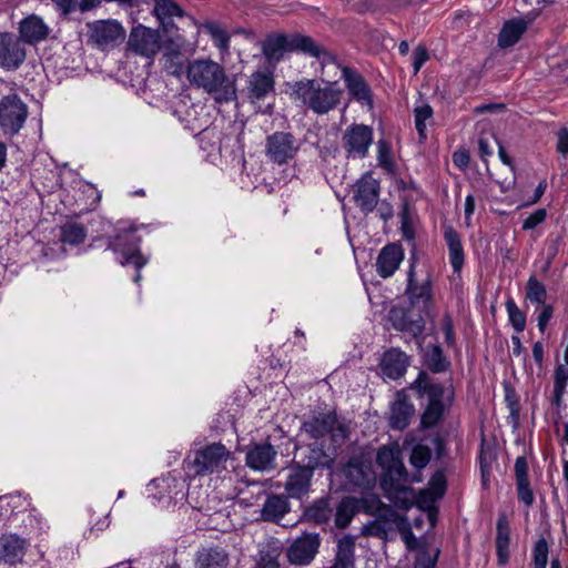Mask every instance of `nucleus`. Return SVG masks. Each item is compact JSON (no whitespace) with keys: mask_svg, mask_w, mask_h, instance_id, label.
Listing matches in <instances>:
<instances>
[{"mask_svg":"<svg viewBox=\"0 0 568 568\" xmlns=\"http://www.w3.org/2000/svg\"><path fill=\"white\" fill-rule=\"evenodd\" d=\"M189 84L211 95L216 103H230L237 99L236 79L229 75L222 64L201 58L189 61L185 67Z\"/></svg>","mask_w":568,"mask_h":568,"instance_id":"f257e3e1","label":"nucleus"},{"mask_svg":"<svg viewBox=\"0 0 568 568\" xmlns=\"http://www.w3.org/2000/svg\"><path fill=\"white\" fill-rule=\"evenodd\" d=\"M292 97L316 115L335 110L342 101L344 90L336 82L303 79L292 84Z\"/></svg>","mask_w":568,"mask_h":568,"instance_id":"f03ea898","label":"nucleus"},{"mask_svg":"<svg viewBox=\"0 0 568 568\" xmlns=\"http://www.w3.org/2000/svg\"><path fill=\"white\" fill-rule=\"evenodd\" d=\"M144 225H138L135 222H119L114 234L108 236L106 247L119 254V263L123 266L133 265L138 270H142L148 263V257L142 255L140 250L141 237L136 235Z\"/></svg>","mask_w":568,"mask_h":568,"instance_id":"7ed1b4c3","label":"nucleus"},{"mask_svg":"<svg viewBox=\"0 0 568 568\" xmlns=\"http://www.w3.org/2000/svg\"><path fill=\"white\" fill-rule=\"evenodd\" d=\"M287 51H301L318 59L323 58V62L333 60L312 38L302 34L291 38L285 34L268 36L262 43V52L271 63L278 62Z\"/></svg>","mask_w":568,"mask_h":568,"instance_id":"20e7f679","label":"nucleus"},{"mask_svg":"<svg viewBox=\"0 0 568 568\" xmlns=\"http://www.w3.org/2000/svg\"><path fill=\"white\" fill-rule=\"evenodd\" d=\"M410 388L420 396H428V405L420 417V425L424 428L434 427L443 417L445 405L443 398L445 388L442 384L430 383L427 374L420 372L418 377L410 384Z\"/></svg>","mask_w":568,"mask_h":568,"instance_id":"39448f33","label":"nucleus"},{"mask_svg":"<svg viewBox=\"0 0 568 568\" xmlns=\"http://www.w3.org/2000/svg\"><path fill=\"white\" fill-rule=\"evenodd\" d=\"M301 146V141L293 133L275 131L266 136L264 153L268 162L281 166L293 161Z\"/></svg>","mask_w":568,"mask_h":568,"instance_id":"423d86ee","label":"nucleus"},{"mask_svg":"<svg viewBox=\"0 0 568 568\" xmlns=\"http://www.w3.org/2000/svg\"><path fill=\"white\" fill-rule=\"evenodd\" d=\"M301 430L310 438L320 439L331 435L334 442L344 440L347 437V429L337 420L334 412L317 413L303 420Z\"/></svg>","mask_w":568,"mask_h":568,"instance_id":"0eeeda50","label":"nucleus"},{"mask_svg":"<svg viewBox=\"0 0 568 568\" xmlns=\"http://www.w3.org/2000/svg\"><path fill=\"white\" fill-rule=\"evenodd\" d=\"M434 278L429 271H425L424 276L417 278L415 272V263H410L407 272V284L405 295L413 307L424 310L426 312L433 305L434 300Z\"/></svg>","mask_w":568,"mask_h":568,"instance_id":"6e6552de","label":"nucleus"},{"mask_svg":"<svg viewBox=\"0 0 568 568\" xmlns=\"http://www.w3.org/2000/svg\"><path fill=\"white\" fill-rule=\"evenodd\" d=\"M162 48L161 34L158 30L141 23L131 28L126 49L131 53L153 61Z\"/></svg>","mask_w":568,"mask_h":568,"instance_id":"1a4fd4ad","label":"nucleus"},{"mask_svg":"<svg viewBox=\"0 0 568 568\" xmlns=\"http://www.w3.org/2000/svg\"><path fill=\"white\" fill-rule=\"evenodd\" d=\"M231 452L221 443H213L195 452L190 467L195 476H205L225 467Z\"/></svg>","mask_w":568,"mask_h":568,"instance_id":"9d476101","label":"nucleus"},{"mask_svg":"<svg viewBox=\"0 0 568 568\" xmlns=\"http://www.w3.org/2000/svg\"><path fill=\"white\" fill-rule=\"evenodd\" d=\"M28 118V106L17 93L0 100V129L4 134L16 135Z\"/></svg>","mask_w":568,"mask_h":568,"instance_id":"9b49d317","label":"nucleus"},{"mask_svg":"<svg viewBox=\"0 0 568 568\" xmlns=\"http://www.w3.org/2000/svg\"><path fill=\"white\" fill-rule=\"evenodd\" d=\"M426 311L409 306H395L389 311V321L396 331L405 332L413 337H418L425 329L423 314Z\"/></svg>","mask_w":568,"mask_h":568,"instance_id":"f8f14e48","label":"nucleus"},{"mask_svg":"<svg viewBox=\"0 0 568 568\" xmlns=\"http://www.w3.org/2000/svg\"><path fill=\"white\" fill-rule=\"evenodd\" d=\"M342 140L348 159H364L373 143V129L365 124H352L345 130Z\"/></svg>","mask_w":568,"mask_h":568,"instance_id":"ddd939ff","label":"nucleus"},{"mask_svg":"<svg viewBox=\"0 0 568 568\" xmlns=\"http://www.w3.org/2000/svg\"><path fill=\"white\" fill-rule=\"evenodd\" d=\"M89 41L99 49L113 48L124 39L125 31L116 20H98L88 23Z\"/></svg>","mask_w":568,"mask_h":568,"instance_id":"4468645a","label":"nucleus"},{"mask_svg":"<svg viewBox=\"0 0 568 568\" xmlns=\"http://www.w3.org/2000/svg\"><path fill=\"white\" fill-rule=\"evenodd\" d=\"M321 537L317 532H303L287 548V559L293 565L311 564L318 552Z\"/></svg>","mask_w":568,"mask_h":568,"instance_id":"2eb2a0df","label":"nucleus"},{"mask_svg":"<svg viewBox=\"0 0 568 568\" xmlns=\"http://www.w3.org/2000/svg\"><path fill=\"white\" fill-rule=\"evenodd\" d=\"M379 191V182L373 178L371 172H366L354 184L353 200L356 206L367 214L376 207Z\"/></svg>","mask_w":568,"mask_h":568,"instance_id":"dca6fc26","label":"nucleus"},{"mask_svg":"<svg viewBox=\"0 0 568 568\" xmlns=\"http://www.w3.org/2000/svg\"><path fill=\"white\" fill-rule=\"evenodd\" d=\"M343 474L352 487L371 489L375 484L372 465L363 456H352L343 467Z\"/></svg>","mask_w":568,"mask_h":568,"instance_id":"f3484780","label":"nucleus"},{"mask_svg":"<svg viewBox=\"0 0 568 568\" xmlns=\"http://www.w3.org/2000/svg\"><path fill=\"white\" fill-rule=\"evenodd\" d=\"M408 474L400 476V479L394 478L388 480H381V487L384 495L389 499L395 507L408 510L415 504V494L413 488L408 485Z\"/></svg>","mask_w":568,"mask_h":568,"instance_id":"a211bd4d","label":"nucleus"},{"mask_svg":"<svg viewBox=\"0 0 568 568\" xmlns=\"http://www.w3.org/2000/svg\"><path fill=\"white\" fill-rule=\"evenodd\" d=\"M26 60V49L21 40L10 32L0 33V67L17 70Z\"/></svg>","mask_w":568,"mask_h":568,"instance_id":"6ab92c4d","label":"nucleus"},{"mask_svg":"<svg viewBox=\"0 0 568 568\" xmlns=\"http://www.w3.org/2000/svg\"><path fill=\"white\" fill-rule=\"evenodd\" d=\"M342 78L352 99H354L362 105L372 109L373 93L364 77L353 68L343 67Z\"/></svg>","mask_w":568,"mask_h":568,"instance_id":"aec40b11","label":"nucleus"},{"mask_svg":"<svg viewBox=\"0 0 568 568\" xmlns=\"http://www.w3.org/2000/svg\"><path fill=\"white\" fill-rule=\"evenodd\" d=\"M313 474L316 469H331L335 457L326 452L322 444L312 443L300 449V460L296 462Z\"/></svg>","mask_w":568,"mask_h":568,"instance_id":"412c9836","label":"nucleus"},{"mask_svg":"<svg viewBox=\"0 0 568 568\" xmlns=\"http://www.w3.org/2000/svg\"><path fill=\"white\" fill-rule=\"evenodd\" d=\"M376 463L383 469L381 480L400 479V476L407 474L398 447H381L377 450Z\"/></svg>","mask_w":568,"mask_h":568,"instance_id":"4be33fe9","label":"nucleus"},{"mask_svg":"<svg viewBox=\"0 0 568 568\" xmlns=\"http://www.w3.org/2000/svg\"><path fill=\"white\" fill-rule=\"evenodd\" d=\"M409 357L399 348H389L384 352L379 368L383 378L398 379L407 371Z\"/></svg>","mask_w":568,"mask_h":568,"instance_id":"5701e85b","label":"nucleus"},{"mask_svg":"<svg viewBox=\"0 0 568 568\" xmlns=\"http://www.w3.org/2000/svg\"><path fill=\"white\" fill-rule=\"evenodd\" d=\"M313 473L310 469L304 468L300 464L295 463L287 476L284 488L290 497L302 498L308 494L311 487V480Z\"/></svg>","mask_w":568,"mask_h":568,"instance_id":"b1692460","label":"nucleus"},{"mask_svg":"<svg viewBox=\"0 0 568 568\" xmlns=\"http://www.w3.org/2000/svg\"><path fill=\"white\" fill-rule=\"evenodd\" d=\"M276 455L270 443L255 444L247 450L245 462L253 470L266 471L274 467Z\"/></svg>","mask_w":568,"mask_h":568,"instance_id":"393cba45","label":"nucleus"},{"mask_svg":"<svg viewBox=\"0 0 568 568\" xmlns=\"http://www.w3.org/2000/svg\"><path fill=\"white\" fill-rule=\"evenodd\" d=\"M404 252L399 244L392 243L384 246L376 260V271L383 278L392 276L399 267Z\"/></svg>","mask_w":568,"mask_h":568,"instance_id":"a878e982","label":"nucleus"},{"mask_svg":"<svg viewBox=\"0 0 568 568\" xmlns=\"http://www.w3.org/2000/svg\"><path fill=\"white\" fill-rule=\"evenodd\" d=\"M49 36V27L38 16L31 14L19 23V39L28 44H37Z\"/></svg>","mask_w":568,"mask_h":568,"instance_id":"bb28decb","label":"nucleus"},{"mask_svg":"<svg viewBox=\"0 0 568 568\" xmlns=\"http://www.w3.org/2000/svg\"><path fill=\"white\" fill-rule=\"evenodd\" d=\"M274 78L265 71L253 72L247 80V98L252 103L264 100L274 92Z\"/></svg>","mask_w":568,"mask_h":568,"instance_id":"cd10ccee","label":"nucleus"},{"mask_svg":"<svg viewBox=\"0 0 568 568\" xmlns=\"http://www.w3.org/2000/svg\"><path fill=\"white\" fill-rule=\"evenodd\" d=\"M27 541L16 534L0 538V561L7 565L20 562L26 554Z\"/></svg>","mask_w":568,"mask_h":568,"instance_id":"c85d7f7f","label":"nucleus"},{"mask_svg":"<svg viewBox=\"0 0 568 568\" xmlns=\"http://www.w3.org/2000/svg\"><path fill=\"white\" fill-rule=\"evenodd\" d=\"M363 501L365 513L383 520L392 529L403 521V518L390 506L382 503L378 497L372 496Z\"/></svg>","mask_w":568,"mask_h":568,"instance_id":"c756f323","label":"nucleus"},{"mask_svg":"<svg viewBox=\"0 0 568 568\" xmlns=\"http://www.w3.org/2000/svg\"><path fill=\"white\" fill-rule=\"evenodd\" d=\"M414 406L404 395H398L390 409L389 425L393 429H405L412 416L414 415Z\"/></svg>","mask_w":568,"mask_h":568,"instance_id":"7c9ffc66","label":"nucleus"},{"mask_svg":"<svg viewBox=\"0 0 568 568\" xmlns=\"http://www.w3.org/2000/svg\"><path fill=\"white\" fill-rule=\"evenodd\" d=\"M229 554L221 547H204L196 552V568H226Z\"/></svg>","mask_w":568,"mask_h":568,"instance_id":"2f4dec72","label":"nucleus"},{"mask_svg":"<svg viewBox=\"0 0 568 568\" xmlns=\"http://www.w3.org/2000/svg\"><path fill=\"white\" fill-rule=\"evenodd\" d=\"M444 239L448 247L449 263L454 272L459 273L465 261L460 236L452 226H445Z\"/></svg>","mask_w":568,"mask_h":568,"instance_id":"473e14b6","label":"nucleus"},{"mask_svg":"<svg viewBox=\"0 0 568 568\" xmlns=\"http://www.w3.org/2000/svg\"><path fill=\"white\" fill-rule=\"evenodd\" d=\"M290 510V504L286 497L281 495H270L266 497L261 510V518L270 523H278Z\"/></svg>","mask_w":568,"mask_h":568,"instance_id":"72a5a7b5","label":"nucleus"},{"mask_svg":"<svg viewBox=\"0 0 568 568\" xmlns=\"http://www.w3.org/2000/svg\"><path fill=\"white\" fill-rule=\"evenodd\" d=\"M528 23L524 19H511L504 23L498 34V45L503 49L515 45L526 32Z\"/></svg>","mask_w":568,"mask_h":568,"instance_id":"f704fd0d","label":"nucleus"},{"mask_svg":"<svg viewBox=\"0 0 568 568\" xmlns=\"http://www.w3.org/2000/svg\"><path fill=\"white\" fill-rule=\"evenodd\" d=\"M332 568H355V537L344 536L337 541Z\"/></svg>","mask_w":568,"mask_h":568,"instance_id":"c9c22d12","label":"nucleus"},{"mask_svg":"<svg viewBox=\"0 0 568 568\" xmlns=\"http://www.w3.org/2000/svg\"><path fill=\"white\" fill-rule=\"evenodd\" d=\"M496 551L499 564H506L509 557L510 526L505 514H500L496 525Z\"/></svg>","mask_w":568,"mask_h":568,"instance_id":"e433bc0d","label":"nucleus"},{"mask_svg":"<svg viewBox=\"0 0 568 568\" xmlns=\"http://www.w3.org/2000/svg\"><path fill=\"white\" fill-rule=\"evenodd\" d=\"M153 14L166 31L173 18L184 17V10L173 0H154Z\"/></svg>","mask_w":568,"mask_h":568,"instance_id":"4c0bfd02","label":"nucleus"},{"mask_svg":"<svg viewBox=\"0 0 568 568\" xmlns=\"http://www.w3.org/2000/svg\"><path fill=\"white\" fill-rule=\"evenodd\" d=\"M568 385V366L565 364H557L554 371V393L551 404L557 408H560L562 404V397Z\"/></svg>","mask_w":568,"mask_h":568,"instance_id":"58836bf2","label":"nucleus"},{"mask_svg":"<svg viewBox=\"0 0 568 568\" xmlns=\"http://www.w3.org/2000/svg\"><path fill=\"white\" fill-rule=\"evenodd\" d=\"M425 365L433 373H443L450 367V362L439 345H430L425 353Z\"/></svg>","mask_w":568,"mask_h":568,"instance_id":"ea45409f","label":"nucleus"},{"mask_svg":"<svg viewBox=\"0 0 568 568\" xmlns=\"http://www.w3.org/2000/svg\"><path fill=\"white\" fill-rule=\"evenodd\" d=\"M87 237L85 227L78 222H67L60 227V240L64 244L79 245Z\"/></svg>","mask_w":568,"mask_h":568,"instance_id":"a19ab883","label":"nucleus"},{"mask_svg":"<svg viewBox=\"0 0 568 568\" xmlns=\"http://www.w3.org/2000/svg\"><path fill=\"white\" fill-rule=\"evenodd\" d=\"M357 501L355 498H343L336 507L335 526L338 528L347 527L357 513Z\"/></svg>","mask_w":568,"mask_h":568,"instance_id":"79ce46f5","label":"nucleus"},{"mask_svg":"<svg viewBox=\"0 0 568 568\" xmlns=\"http://www.w3.org/2000/svg\"><path fill=\"white\" fill-rule=\"evenodd\" d=\"M333 514L328 499L322 498L314 501L305 511L306 517L315 524H326Z\"/></svg>","mask_w":568,"mask_h":568,"instance_id":"37998d69","label":"nucleus"},{"mask_svg":"<svg viewBox=\"0 0 568 568\" xmlns=\"http://www.w3.org/2000/svg\"><path fill=\"white\" fill-rule=\"evenodd\" d=\"M433 108L428 103H422L414 109V122L419 140L427 138L426 121L433 118Z\"/></svg>","mask_w":568,"mask_h":568,"instance_id":"c03bdc74","label":"nucleus"},{"mask_svg":"<svg viewBox=\"0 0 568 568\" xmlns=\"http://www.w3.org/2000/svg\"><path fill=\"white\" fill-rule=\"evenodd\" d=\"M205 31L212 38L214 45L222 52L229 50L230 36L227 32L216 22H206L204 24Z\"/></svg>","mask_w":568,"mask_h":568,"instance_id":"a18cd8bd","label":"nucleus"},{"mask_svg":"<svg viewBox=\"0 0 568 568\" xmlns=\"http://www.w3.org/2000/svg\"><path fill=\"white\" fill-rule=\"evenodd\" d=\"M505 307L508 314V320L513 328L517 333H521L526 328V315L525 313L517 306L514 298H507L505 303Z\"/></svg>","mask_w":568,"mask_h":568,"instance_id":"49530a36","label":"nucleus"},{"mask_svg":"<svg viewBox=\"0 0 568 568\" xmlns=\"http://www.w3.org/2000/svg\"><path fill=\"white\" fill-rule=\"evenodd\" d=\"M526 298L535 304H546L547 291L545 285L537 280L536 276H530L526 286Z\"/></svg>","mask_w":568,"mask_h":568,"instance_id":"de8ad7c7","label":"nucleus"},{"mask_svg":"<svg viewBox=\"0 0 568 568\" xmlns=\"http://www.w3.org/2000/svg\"><path fill=\"white\" fill-rule=\"evenodd\" d=\"M430 457L432 450L428 446L416 445L412 449L409 462L415 468L422 469L429 463Z\"/></svg>","mask_w":568,"mask_h":568,"instance_id":"09e8293b","label":"nucleus"},{"mask_svg":"<svg viewBox=\"0 0 568 568\" xmlns=\"http://www.w3.org/2000/svg\"><path fill=\"white\" fill-rule=\"evenodd\" d=\"M392 530L393 529L389 526H387L385 523H383V520L375 518L374 520L368 521L366 525H364L362 531L366 536H373V537H377V538H386L388 532Z\"/></svg>","mask_w":568,"mask_h":568,"instance_id":"8fccbe9b","label":"nucleus"},{"mask_svg":"<svg viewBox=\"0 0 568 568\" xmlns=\"http://www.w3.org/2000/svg\"><path fill=\"white\" fill-rule=\"evenodd\" d=\"M518 499L526 506H531L535 500L534 491L530 487L529 479L516 481Z\"/></svg>","mask_w":568,"mask_h":568,"instance_id":"3c124183","label":"nucleus"},{"mask_svg":"<svg viewBox=\"0 0 568 568\" xmlns=\"http://www.w3.org/2000/svg\"><path fill=\"white\" fill-rule=\"evenodd\" d=\"M547 216V211L545 209H537L529 216H527L523 222V230H532L539 224H541Z\"/></svg>","mask_w":568,"mask_h":568,"instance_id":"603ef678","label":"nucleus"},{"mask_svg":"<svg viewBox=\"0 0 568 568\" xmlns=\"http://www.w3.org/2000/svg\"><path fill=\"white\" fill-rule=\"evenodd\" d=\"M505 402L507 404L510 415L515 419L518 418L519 402L516 392L511 387L506 386L505 388Z\"/></svg>","mask_w":568,"mask_h":568,"instance_id":"864d4df0","label":"nucleus"},{"mask_svg":"<svg viewBox=\"0 0 568 568\" xmlns=\"http://www.w3.org/2000/svg\"><path fill=\"white\" fill-rule=\"evenodd\" d=\"M428 59H429V54H428L426 47H424L422 44L417 45V48L414 50V53H413L414 74H417L419 72L420 68L425 64V62Z\"/></svg>","mask_w":568,"mask_h":568,"instance_id":"5fc2aeb1","label":"nucleus"},{"mask_svg":"<svg viewBox=\"0 0 568 568\" xmlns=\"http://www.w3.org/2000/svg\"><path fill=\"white\" fill-rule=\"evenodd\" d=\"M534 562L547 564L548 562V544L544 538L537 540L534 547Z\"/></svg>","mask_w":568,"mask_h":568,"instance_id":"6e6d98bb","label":"nucleus"},{"mask_svg":"<svg viewBox=\"0 0 568 568\" xmlns=\"http://www.w3.org/2000/svg\"><path fill=\"white\" fill-rule=\"evenodd\" d=\"M55 10L62 16L68 17L78 9V0H51Z\"/></svg>","mask_w":568,"mask_h":568,"instance_id":"4d7b16f0","label":"nucleus"},{"mask_svg":"<svg viewBox=\"0 0 568 568\" xmlns=\"http://www.w3.org/2000/svg\"><path fill=\"white\" fill-rule=\"evenodd\" d=\"M442 331L444 333L445 343L449 346L455 344V332L452 317L446 314L442 322Z\"/></svg>","mask_w":568,"mask_h":568,"instance_id":"13d9d810","label":"nucleus"},{"mask_svg":"<svg viewBox=\"0 0 568 568\" xmlns=\"http://www.w3.org/2000/svg\"><path fill=\"white\" fill-rule=\"evenodd\" d=\"M554 307L550 304H542L541 311L537 317V326L541 333L545 332L550 318L552 317Z\"/></svg>","mask_w":568,"mask_h":568,"instance_id":"bf43d9fd","label":"nucleus"},{"mask_svg":"<svg viewBox=\"0 0 568 568\" xmlns=\"http://www.w3.org/2000/svg\"><path fill=\"white\" fill-rule=\"evenodd\" d=\"M377 161L381 166L386 168L390 165L389 146L384 140L377 142Z\"/></svg>","mask_w":568,"mask_h":568,"instance_id":"052dcab7","label":"nucleus"},{"mask_svg":"<svg viewBox=\"0 0 568 568\" xmlns=\"http://www.w3.org/2000/svg\"><path fill=\"white\" fill-rule=\"evenodd\" d=\"M515 476H516V481L529 479L528 478V464L524 456H519L516 458Z\"/></svg>","mask_w":568,"mask_h":568,"instance_id":"680f3d73","label":"nucleus"},{"mask_svg":"<svg viewBox=\"0 0 568 568\" xmlns=\"http://www.w3.org/2000/svg\"><path fill=\"white\" fill-rule=\"evenodd\" d=\"M253 568H281V566L276 557L272 556L270 552H266L261 554Z\"/></svg>","mask_w":568,"mask_h":568,"instance_id":"e2e57ef3","label":"nucleus"},{"mask_svg":"<svg viewBox=\"0 0 568 568\" xmlns=\"http://www.w3.org/2000/svg\"><path fill=\"white\" fill-rule=\"evenodd\" d=\"M470 156L466 150H457L453 153V163L460 170L469 165Z\"/></svg>","mask_w":568,"mask_h":568,"instance_id":"0e129e2a","label":"nucleus"},{"mask_svg":"<svg viewBox=\"0 0 568 568\" xmlns=\"http://www.w3.org/2000/svg\"><path fill=\"white\" fill-rule=\"evenodd\" d=\"M557 138H558V141H557V151L558 153H560L562 156H566L568 154V129L566 128H561L558 132H557Z\"/></svg>","mask_w":568,"mask_h":568,"instance_id":"69168bd1","label":"nucleus"},{"mask_svg":"<svg viewBox=\"0 0 568 568\" xmlns=\"http://www.w3.org/2000/svg\"><path fill=\"white\" fill-rule=\"evenodd\" d=\"M478 150L479 155L483 161H487V158H489L493 154V149L489 143V139L485 135H480L478 140Z\"/></svg>","mask_w":568,"mask_h":568,"instance_id":"338daca9","label":"nucleus"},{"mask_svg":"<svg viewBox=\"0 0 568 568\" xmlns=\"http://www.w3.org/2000/svg\"><path fill=\"white\" fill-rule=\"evenodd\" d=\"M475 197L471 194H468L465 199V221L467 225H470V217L475 212Z\"/></svg>","mask_w":568,"mask_h":568,"instance_id":"774afa93","label":"nucleus"}]
</instances>
